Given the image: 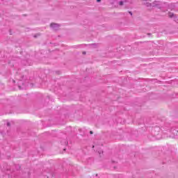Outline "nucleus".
I'll list each match as a JSON object with an SVG mask.
<instances>
[{"mask_svg": "<svg viewBox=\"0 0 178 178\" xmlns=\"http://www.w3.org/2000/svg\"><path fill=\"white\" fill-rule=\"evenodd\" d=\"M143 5H145L147 8H158L159 9L162 8V3L158 1H154L152 3L145 1V2H143Z\"/></svg>", "mask_w": 178, "mask_h": 178, "instance_id": "nucleus-1", "label": "nucleus"}, {"mask_svg": "<svg viewBox=\"0 0 178 178\" xmlns=\"http://www.w3.org/2000/svg\"><path fill=\"white\" fill-rule=\"evenodd\" d=\"M50 27H51V29H53V30H59V27H60V26L58 24H55V23H51L50 24Z\"/></svg>", "mask_w": 178, "mask_h": 178, "instance_id": "nucleus-2", "label": "nucleus"}, {"mask_svg": "<svg viewBox=\"0 0 178 178\" xmlns=\"http://www.w3.org/2000/svg\"><path fill=\"white\" fill-rule=\"evenodd\" d=\"M126 2H127V0L120 1L118 2V5L120 6H123L124 5V3H126Z\"/></svg>", "mask_w": 178, "mask_h": 178, "instance_id": "nucleus-3", "label": "nucleus"}, {"mask_svg": "<svg viewBox=\"0 0 178 178\" xmlns=\"http://www.w3.org/2000/svg\"><path fill=\"white\" fill-rule=\"evenodd\" d=\"M168 16H169V17H173V16H175V15L173 13H170L168 14Z\"/></svg>", "mask_w": 178, "mask_h": 178, "instance_id": "nucleus-4", "label": "nucleus"}, {"mask_svg": "<svg viewBox=\"0 0 178 178\" xmlns=\"http://www.w3.org/2000/svg\"><path fill=\"white\" fill-rule=\"evenodd\" d=\"M7 126L8 127L10 126V122H7Z\"/></svg>", "mask_w": 178, "mask_h": 178, "instance_id": "nucleus-5", "label": "nucleus"}, {"mask_svg": "<svg viewBox=\"0 0 178 178\" xmlns=\"http://www.w3.org/2000/svg\"><path fill=\"white\" fill-rule=\"evenodd\" d=\"M129 13L131 15H133V13H131V11H129Z\"/></svg>", "mask_w": 178, "mask_h": 178, "instance_id": "nucleus-6", "label": "nucleus"}, {"mask_svg": "<svg viewBox=\"0 0 178 178\" xmlns=\"http://www.w3.org/2000/svg\"><path fill=\"white\" fill-rule=\"evenodd\" d=\"M90 134H93L92 131H90Z\"/></svg>", "mask_w": 178, "mask_h": 178, "instance_id": "nucleus-7", "label": "nucleus"}, {"mask_svg": "<svg viewBox=\"0 0 178 178\" xmlns=\"http://www.w3.org/2000/svg\"><path fill=\"white\" fill-rule=\"evenodd\" d=\"M97 2H101V0H97Z\"/></svg>", "mask_w": 178, "mask_h": 178, "instance_id": "nucleus-8", "label": "nucleus"}, {"mask_svg": "<svg viewBox=\"0 0 178 178\" xmlns=\"http://www.w3.org/2000/svg\"><path fill=\"white\" fill-rule=\"evenodd\" d=\"M83 55H86V51H83Z\"/></svg>", "mask_w": 178, "mask_h": 178, "instance_id": "nucleus-9", "label": "nucleus"}, {"mask_svg": "<svg viewBox=\"0 0 178 178\" xmlns=\"http://www.w3.org/2000/svg\"><path fill=\"white\" fill-rule=\"evenodd\" d=\"M98 152L99 153V155H101V152L98 151Z\"/></svg>", "mask_w": 178, "mask_h": 178, "instance_id": "nucleus-10", "label": "nucleus"}]
</instances>
